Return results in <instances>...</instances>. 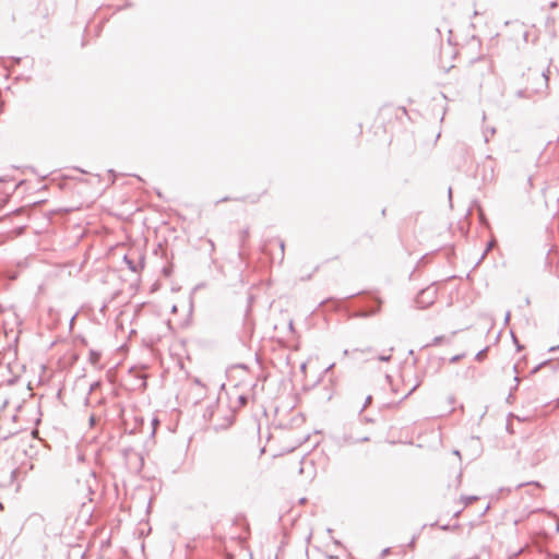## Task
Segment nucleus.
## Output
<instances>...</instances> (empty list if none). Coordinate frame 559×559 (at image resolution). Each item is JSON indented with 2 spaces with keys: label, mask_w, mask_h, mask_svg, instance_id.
<instances>
[{
  "label": "nucleus",
  "mask_w": 559,
  "mask_h": 559,
  "mask_svg": "<svg viewBox=\"0 0 559 559\" xmlns=\"http://www.w3.org/2000/svg\"><path fill=\"white\" fill-rule=\"evenodd\" d=\"M393 116L396 119H403L404 117L407 116V111H406L405 108H397V109L394 110Z\"/></svg>",
  "instance_id": "nucleus-1"
},
{
  "label": "nucleus",
  "mask_w": 559,
  "mask_h": 559,
  "mask_svg": "<svg viewBox=\"0 0 559 559\" xmlns=\"http://www.w3.org/2000/svg\"><path fill=\"white\" fill-rule=\"evenodd\" d=\"M391 357V355L386 356V357H381L382 360H389Z\"/></svg>",
  "instance_id": "nucleus-2"
}]
</instances>
